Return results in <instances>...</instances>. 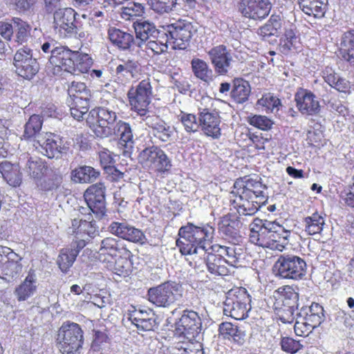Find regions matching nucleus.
Returning a JSON list of instances; mask_svg holds the SVG:
<instances>
[{
	"mask_svg": "<svg viewBox=\"0 0 354 354\" xmlns=\"http://www.w3.org/2000/svg\"><path fill=\"white\" fill-rule=\"evenodd\" d=\"M252 225L250 233L252 243L279 251L288 243L290 232L276 221L256 218Z\"/></svg>",
	"mask_w": 354,
	"mask_h": 354,
	"instance_id": "f257e3e1",
	"label": "nucleus"
},
{
	"mask_svg": "<svg viewBox=\"0 0 354 354\" xmlns=\"http://www.w3.org/2000/svg\"><path fill=\"white\" fill-rule=\"evenodd\" d=\"M214 229L209 225L197 226L188 223L178 231L180 238L176 240V245L183 255L205 253L210 250L209 246L213 239Z\"/></svg>",
	"mask_w": 354,
	"mask_h": 354,
	"instance_id": "f03ea898",
	"label": "nucleus"
},
{
	"mask_svg": "<svg viewBox=\"0 0 354 354\" xmlns=\"http://www.w3.org/2000/svg\"><path fill=\"white\" fill-rule=\"evenodd\" d=\"M92 59L87 54L73 51L67 47H60L53 52L50 64L71 74L85 73L92 65Z\"/></svg>",
	"mask_w": 354,
	"mask_h": 354,
	"instance_id": "7ed1b4c3",
	"label": "nucleus"
},
{
	"mask_svg": "<svg viewBox=\"0 0 354 354\" xmlns=\"http://www.w3.org/2000/svg\"><path fill=\"white\" fill-rule=\"evenodd\" d=\"M83 330L74 322L63 323L57 333V342L62 354H80L84 342Z\"/></svg>",
	"mask_w": 354,
	"mask_h": 354,
	"instance_id": "20e7f679",
	"label": "nucleus"
},
{
	"mask_svg": "<svg viewBox=\"0 0 354 354\" xmlns=\"http://www.w3.org/2000/svg\"><path fill=\"white\" fill-rule=\"evenodd\" d=\"M251 310V297L245 288L230 290L223 303V313L237 320L248 317Z\"/></svg>",
	"mask_w": 354,
	"mask_h": 354,
	"instance_id": "39448f33",
	"label": "nucleus"
},
{
	"mask_svg": "<svg viewBox=\"0 0 354 354\" xmlns=\"http://www.w3.org/2000/svg\"><path fill=\"white\" fill-rule=\"evenodd\" d=\"M272 270L275 275L280 278L299 280L306 275L307 265L304 259L299 256L283 254L278 256Z\"/></svg>",
	"mask_w": 354,
	"mask_h": 354,
	"instance_id": "423d86ee",
	"label": "nucleus"
},
{
	"mask_svg": "<svg viewBox=\"0 0 354 354\" xmlns=\"http://www.w3.org/2000/svg\"><path fill=\"white\" fill-rule=\"evenodd\" d=\"M86 122L97 138H109L118 122V113L106 107H97L90 111Z\"/></svg>",
	"mask_w": 354,
	"mask_h": 354,
	"instance_id": "0eeeda50",
	"label": "nucleus"
},
{
	"mask_svg": "<svg viewBox=\"0 0 354 354\" xmlns=\"http://www.w3.org/2000/svg\"><path fill=\"white\" fill-rule=\"evenodd\" d=\"M182 286L174 281H167L150 288L147 292L149 301L158 307L169 308L183 297Z\"/></svg>",
	"mask_w": 354,
	"mask_h": 354,
	"instance_id": "6e6552de",
	"label": "nucleus"
},
{
	"mask_svg": "<svg viewBox=\"0 0 354 354\" xmlns=\"http://www.w3.org/2000/svg\"><path fill=\"white\" fill-rule=\"evenodd\" d=\"M138 162L156 172L165 174L172 167L171 158L166 153L156 146H150L142 149L138 156Z\"/></svg>",
	"mask_w": 354,
	"mask_h": 354,
	"instance_id": "1a4fd4ad",
	"label": "nucleus"
},
{
	"mask_svg": "<svg viewBox=\"0 0 354 354\" xmlns=\"http://www.w3.org/2000/svg\"><path fill=\"white\" fill-rule=\"evenodd\" d=\"M197 31V24L186 19H179L167 26L165 32L174 44V48L185 49Z\"/></svg>",
	"mask_w": 354,
	"mask_h": 354,
	"instance_id": "9d476101",
	"label": "nucleus"
},
{
	"mask_svg": "<svg viewBox=\"0 0 354 354\" xmlns=\"http://www.w3.org/2000/svg\"><path fill=\"white\" fill-rule=\"evenodd\" d=\"M202 328V322L198 314L194 310H185L176 322V333L188 342H198Z\"/></svg>",
	"mask_w": 354,
	"mask_h": 354,
	"instance_id": "9b49d317",
	"label": "nucleus"
},
{
	"mask_svg": "<svg viewBox=\"0 0 354 354\" xmlns=\"http://www.w3.org/2000/svg\"><path fill=\"white\" fill-rule=\"evenodd\" d=\"M151 95L152 87L149 78L142 80L136 89L131 88L127 93L131 109L142 118L148 115L147 107L151 102Z\"/></svg>",
	"mask_w": 354,
	"mask_h": 354,
	"instance_id": "f8f14e48",
	"label": "nucleus"
},
{
	"mask_svg": "<svg viewBox=\"0 0 354 354\" xmlns=\"http://www.w3.org/2000/svg\"><path fill=\"white\" fill-rule=\"evenodd\" d=\"M23 258L10 248L0 245V277L10 281L22 272Z\"/></svg>",
	"mask_w": 354,
	"mask_h": 354,
	"instance_id": "ddd939ff",
	"label": "nucleus"
},
{
	"mask_svg": "<svg viewBox=\"0 0 354 354\" xmlns=\"http://www.w3.org/2000/svg\"><path fill=\"white\" fill-rule=\"evenodd\" d=\"M14 66L17 74L26 80H31L39 70V63L33 57L32 50L25 47L19 48L15 53Z\"/></svg>",
	"mask_w": 354,
	"mask_h": 354,
	"instance_id": "4468645a",
	"label": "nucleus"
},
{
	"mask_svg": "<svg viewBox=\"0 0 354 354\" xmlns=\"http://www.w3.org/2000/svg\"><path fill=\"white\" fill-rule=\"evenodd\" d=\"M118 138V147L124 157H131L133 151L134 140L131 125L125 121L119 120L111 129V137Z\"/></svg>",
	"mask_w": 354,
	"mask_h": 354,
	"instance_id": "2eb2a0df",
	"label": "nucleus"
},
{
	"mask_svg": "<svg viewBox=\"0 0 354 354\" xmlns=\"http://www.w3.org/2000/svg\"><path fill=\"white\" fill-rule=\"evenodd\" d=\"M75 15L73 9L66 7L54 13V30L61 37L73 36L75 30Z\"/></svg>",
	"mask_w": 354,
	"mask_h": 354,
	"instance_id": "dca6fc26",
	"label": "nucleus"
},
{
	"mask_svg": "<svg viewBox=\"0 0 354 354\" xmlns=\"http://www.w3.org/2000/svg\"><path fill=\"white\" fill-rule=\"evenodd\" d=\"M271 7L270 0H241L239 10L245 17L261 20L269 15Z\"/></svg>",
	"mask_w": 354,
	"mask_h": 354,
	"instance_id": "f3484780",
	"label": "nucleus"
},
{
	"mask_svg": "<svg viewBox=\"0 0 354 354\" xmlns=\"http://www.w3.org/2000/svg\"><path fill=\"white\" fill-rule=\"evenodd\" d=\"M36 144H34L36 149L48 158H58L66 152L62 140L51 133L46 132L42 137H39Z\"/></svg>",
	"mask_w": 354,
	"mask_h": 354,
	"instance_id": "a211bd4d",
	"label": "nucleus"
},
{
	"mask_svg": "<svg viewBox=\"0 0 354 354\" xmlns=\"http://www.w3.org/2000/svg\"><path fill=\"white\" fill-rule=\"evenodd\" d=\"M214 71L219 75H225L231 68L233 61L230 50L224 45H218L207 53Z\"/></svg>",
	"mask_w": 354,
	"mask_h": 354,
	"instance_id": "6ab92c4d",
	"label": "nucleus"
},
{
	"mask_svg": "<svg viewBox=\"0 0 354 354\" xmlns=\"http://www.w3.org/2000/svg\"><path fill=\"white\" fill-rule=\"evenodd\" d=\"M105 191L104 184L99 183L87 188L84 194L86 204L93 207L99 218H102L106 212Z\"/></svg>",
	"mask_w": 354,
	"mask_h": 354,
	"instance_id": "aec40b11",
	"label": "nucleus"
},
{
	"mask_svg": "<svg viewBox=\"0 0 354 354\" xmlns=\"http://www.w3.org/2000/svg\"><path fill=\"white\" fill-rule=\"evenodd\" d=\"M238 187L239 188L237 189V194L240 199L266 198L264 190L267 187L262 184L260 179L245 178V180H242L241 182L236 181L234 183V187L237 188Z\"/></svg>",
	"mask_w": 354,
	"mask_h": 354,
	"instance_id": "412c9836",
	"label": "nucleus"
},
{
	"mask_svg": "<svg viewBox=\"0 0 354 354\" xmlns=\"http://www.w3.org/2000/svg\"><path fill=\"white\" fill-rule=\"evenodd\" d=\"M145 124L151 129V133L159 140L166 142L172 140L174 128L169 125L159 116L151 114L142 118Z\"/></svg>",
	"mask_w": 354,
	"mask_h": 354,
	"instance_id": "4be33fe9",
	"label": "nucleus"
},
{
	"mask_svg": "<svg viewBox=\"0 0 354 354\" xmlns=\"http://www.w3.org/2000/svg\"><path fill=\"white\" fill-rule=\"evenodd\" d=\"M198 120L204 133L213 138L221 136L220 124L221 122L218 113L210 111L208 109H199Z\"/></svg>",
	"mask_w": 354,
	"mask_h": 354,
	"instance_id": "5701e85b",
	"label": "nucleus"
},
{
	"mask_svg": "<svg viewBox=\"0 0 354 354\" xmlns=\"http://www.w3.org/2000/svg\"><path fill=\"white\" fill-rule=\"evenodd\" d=\"M212 252L219 253L221 257L225 258L226 263L233 268L240 266V261L243 258V249L239 245V242L229 241L227 245L215 244L209 246Z\"/></svg>",
	"mask_w": 354,
	"mask_h": 354,
	"instance_id": "b1692460",
	"label": "nucleus"
},
{
	"mask_svg": "<svg viewBox=\"0 0 354 354\" xmlns=\"http://www.w3.org/2000/svg\"><path fill=\"white\" fill-rule=\"evenodd\" d=\"M295 100L298 110L303 115H313L320 111L319 102L310 91L300 88L295 93Z\"/></svg>",
	"mask_w": 354,
	"mask_h": 354,
	"instance_id": "393cba45",
	"label": "nucleus"
},
{
	"mask_svg": "<svg viewBox=\"0 0 354 354\" xmlns=\"http://www.w3.org/2000/svg\"><path fill=\"white\" fill-rule=\"evenodd\" d=\"M133 27L135 30L136 39L138 40L136 45L139 48H142L145 41L149 39H153L158 37V35L162 33L165 30H158L156 25L147 19H140L133 21Z\"/></svg>",
	"mask_w": 354,
	"mask_h": 354,
	"instance_id": "a878e982",
	"label": "nucleus"
},
{
	"mask_svg": "<svg viewBox=\"0 0 354 354\" xmlns=\"http://www.w3.org/2000/svg\"><path fill=\"white\" fill-rule=\"evenodd\" d=\"M86 246L85 240L80 239L71 243L70 248H63L59 254L57 264L63 272H67L73 266L80 250Z\"/></svg>",
	"mask_w": 354,
	"mask_h": 354,
	"instance_id": "bb28decb",
	"label": "nucleus"
},
{
	"mask_svg": "<svg viewBox=\"0 0 354 354\" xmlns=\"http://www.w3.org/2000/svg\"><path fill=\"white\" fill-rule=\"evenodd\" d=\"M242 225L240 220L234 216L226 215L218 223L219 233L232 242H239L241 239L240 228Z\"/></svg>",
	"mask_w": 354,
	"mask_h": 354,
	"instance_id": "cd10ccee",
	"label": "nucleus"
},
{
	"mask_svg": "<svg viewBox=\"0 0 354 354\" xmlns=\"http://www.w3.org/2000/svg\"><path fill=\"white\" fill-rule=\"evenodd\" d=\"M207 266V269L212 274L216 276H226L230 270L227 267L225 258L221 257L219 253L212 252V250L206 251L202 253Z\"/></svg>",
	"mask_w": 354,
	"mask_h": 354,
	"instance_id": "c85d7f7f",
	"label": "nucleus"
},
{
	"mask_svg": "<svg viewBox=\"0 0 354 354\" xmlns=\"http://www.w3.org/2000/svg\"><path fill=\"white\" fill-rule=\"evenodd\" d=\"M37 286L36 274L30 270L24 280L15 288L14 295L18 301H26L36 293Z\"/></svg>",
	"mask_w": 354,
	"mask_h": 354,
	"instance_id": "c756f323",
	"label": "nucleus"
},
{
	"mask_svg": "<svg viewBox=\"0 0 354 354\" xmlns=\"http://www.w3.org/2000/svg\"><path fill=\"white\" fill-rule=\"evenodd\" d=\"M73 233L80 235V239L92 238L97 233V226L93 219L82 220V218H73L71 221Z\"/></svg>",
	"mask_w": 354,
	"mask_h": 354,
	"instance_id": "7c9ffc66",
	"label": "nucleus"
},
{
	"mask_svg": "<svg viewBox=\"0 0 354 354\" xmlns=\"http://www.w3.org/2000/svg\"><path fill=\"white\" fill-rule=\"evenodd\" d=\"M297 318L304 317L315 328L318 327L324 321L325 315L324 308L318 303H313L308 307H302L297 313Z\"/></svg>",
	"mask_w": 354,
	"mask_h": 354,
	"instance_id": "2f4dec72",
	"label": "nucleus"
},
{
	"mask_svg": "<svg viewBox=\"0 0 354 354\" xmlns=\"http://www.w3.org/2000/svg\"><path fill=\"white\" fill-rule=\"evenodd\" d=\"M121 250L119 240L111 236L106 237L101 241L97 258L102 263H105L109 259L115 258Z\"/></svg>",
	"mask_w": 354,
	"mask_h": 354,
	"instance_id": "473e14b6",
	"label": "nucleus"
},
{
	"mask_svg": "<svg viewBox=\"0 0 354 354\" xmlns=\"http://www.w3.org/2000/svg\"><path fill=\"white\" fill-rule=\"evenodd\" d=\"M219 335L225 339L233 341L239 346H242L245 342V333L236 325L231 322H223L219 325Z\"/></svg>",
	"mask_w": 354,
	"mask_h": 354,
	"instance_id": "72a5a7b5",
	"label": "nucleus"
},
{
	"mask_svg": "<svg viewBox=\"0 0 354 354\" xmlns=\"http://www.w3.org/2000/svg\"><path fill=\"white\" fill-rule=\"evenodd\" d=\"M115 68V73L118 78L123 77L126 80L137 77L141 71V66L137 59L128 58L121 59Z\"/></svg>",
	"mask_w": 354,
	"mask_h": 354,
	"instance_id": "f704fd0d",
	"label": "nucleus"
},
{
	"mask_svg": "<svg viewBox=\"0 0 354 354\" xmlns=\"http://www.w3.org/2000/svg\"><path fill=\"white\" fill-rule=\"evenodd\" d=\"M328 0H299V8L306 15L322 18L326 11Z\"/></svg>",
	"mask_w": 354,
	"mask_h": 354,
	"instance_id": "c9c22d12",
	"label": "nucleus"
},
{
	"mask_svg": "<svg viewBox=\"0 0 354 354\" xmlns=\"http://www.w3.org/2000/svg\"><path fill=\"white\" fill-rule=\"evenodd\" d=\"M0 173L3 179L12 187H18L22 182L19 166L12 165L8 161L6 160L0 163Z\"/></svg>",
	"mask_w": 354,
	"mask_h": 354,
	"instance_id": "e433bc0d",
	"label": "nucleus"
},
{
	"mask_svg": "<svg viewBox=\"0 0 354 354\" xmlns=\"http://www.w3.org/2000/svg\"><path fill=\"white\" fill-rule=\"evenodd\" d=\"M251 93L249 82L242 78H236L233 80L230 96L234 102L239 104L245 102Z\"/></svg>",
	"mask_w": 354,
	"mask_h": 354,
	"instance_id": "4c0bfd02",
	"label": "nucleus"
},
{
	"mask_svg": "<svg viewBox=\"0 0 354 354\" xmlns=\"http://www.w3.org/2000/svg\"><path fill=\"white\" fill-rule=\"evenodd\" d=\"M42 124L43 119L41 116L36 114L31 115L24 125V138L26 140L34 139L36 142L39 140V137H42L46 133L41 131Z\"/></svg>",
	"mask_w": 354,
	"mask_h": 354,
	"instance_id": "58836bf2",
	"label": "nucleus"
},
{
	"mask_svg": "<svg viewBox=\"0 0 354 354\" xmlns=\"http://www.w3.org/2000/svg\"><path fill=\"white\" fill-rule=\"evenodd\" d=\"M108 36L113 45L122 50L129 49L134 41L133 36L131 34L114 27L109 28Z\"/></svg>",
	"mask_w": 354,
	"mask_h": 354,
	"instance_id": "ea45409f",
	"label": "nucleus"
},
{
	"mask_svg": "<svg viewBox=\"0 0 354 354\" xmlns=\"http://www.w3.org/2000/svg\"><path fill=\"white\" fill-rule=\"evenodd\" d=\"M191 67L192 73L196 78L207 84L213 81V71L204 60L199 58L192 59Z\"/></svg>",
	"mask_w": 354,
	"mask_h": 354,
	"instance_id": "a19ab883",
	"label": "nucleus"
},
{
	"mask_svg": "<svg viewBox=\"0 0 354 354\" xmlns=\"http://www.w3.org/2000/svg\"><path fill=\"white\" fill-rule=\"evenodd\" d=\"M299 294L289 286L283 288L275 308L298 309Z\"/></svg>",
	"mask_w": 354,
	"mask_h": 354,
	"instance_id": "79ce46f5",
	"label": "nucleus"
},
{
	"mask_svg": "<svg viewBox=\"0 0 354 354\" xmlns=\"http://www.w3.org/2000/svg\"><path fill=\"white\" fill-rule=\"evenodd\" d=\"M48 169L46 163L37 157L29 158L24 167V171L35 180H40Z\"/></svg>",
	"mask_w": 354,
	"mask_h": 354,
	"instance_id": "37998d69",
	"label": "nucleus"
},
{
	"mask_svg": "<svg viewBox=\"0 0 354 354\" xmlns=\"http://www.w3.org/2000/svg\"><path fill=\"white\" fill-rule=\"evenodd\" d=\"M100 172L90 166H81L72 171V180L80 183H91L95 181Z\"/></svg>",
	"mask_w": 354,
	"mask_h": 354,
	"instance_id": "c03bdc74",
	"label": "nucleus"
},
{
	"mask_svg": "<svg viewBox=\"0 0 354 354\" xmlns=\"http://www.w3.org/2000/svg\"><path fill=\"white\" fill-rule=\"evenodd\" d=\"M104 266L114 274L124 277L129 276L131 272V263L126 259L120 257L117 260L111 257L106 261Z\"/></svg>",
	"mask_w": 354,
	"mask_h": 354,
	"instance_id": "a18cd8bd",
	"label": "nucleus"
},
{
	"mask_svg": "<svg viewBox=\"0 0 354 354\" xmlns=\"http://www.w3.org/2000/svg\"><path fill=\"white\" fill-rule=\"evenodd\" d=\"M44 178L40 182L39 186L44 192H52L57 189L62 183V176L57 170L48 169L46 172Z\"/></svg>",
	"mask_w": 354,
	"mask_h": 354,
	"instance_id": "49530a36",
	"label": "nucleus"
},
{
	"mask_svg": "<svg viewBox=\"0 0 354 354\" xmlns=\"http://www.w3.org/2000/svg\"><path fill=\"white\" fill-rule=\"evenodd\" d=\"M169 41V38L167 32L162 31V33L158 35V37L145 41L143 46H145L147 49L151 50L154 54L160 55L167 51V43Z\"/></svg>",
	"mask_w": 354,
	"mask_h": 354,
	"instance_id": "de8ad7c7",
	"label": "nucleus"
},
{
	"mask_svg": "<svg viewBox=\"0 0 354 354\" xmlns=\"http://www.w3.org/2000/svg\"><path fill=\"white\" fill-rule=\"evenodd\" d=\"M305 231L310 235L319 234L325 224L324 218L318 213H314L310 216H307L304 221Z\"/></svg>",
	"mask_w": 354,
	"mask_h": 354,
	"instance_id": "09e8293b",
	"label": "nucleus"
},
{
	"mask_svg": "<svg viewBox=\"0 0 354 354\" xmlns=\"http://www.w3.org/2000/svg\"><path fill=\"white\" fill-rule=\"evenodd\" d=\"M145 10V6L142 3L129 2L127 6L121 8L120 16L124 20H134L136 17L142 16Z\"/></svg>",
	"mask_w": 354,
	"mask_h": 354,
	"instance_id": "8fccbe9b",
	"label": "nucleus"
},
{
	"mask_svg": "<svg viewBox=\"0 0 354 354\" xmlns=\"http://www.w3.org/2000/svg\"><path fill=\"white\" fill-rule=\"evenodd\" d=\"M240 200L242 203L239 205L238 212L239 214L250 216L254 214L261 207V205L266 201V198H260L258 199L252 198Z\"/></svg>",
	"mask_w": 354,
	"mask_h": 354,
	"instance_id": "3c124183",
	"label": "nucleus"
},
{
	"mask_svg": "<svg viewBox=\"0 0 354 354\" xmlns=\"http://www.w3.org/2000/svg\"><path fill=\"white\" fill-rule=\"evenodd\" d=\"M282 24V20L279 15H272L268 22L261 27L259 34L263 36H277Z\"/></svg>",
	"mask_w": 354,
	"mask_h": 354,
	"instance_id": "603ef678",
	"label": "nucleus"
},
{
	"mask_svg": "<svg viewBox=\"0 0 354 354\" xmlns=\"http://www.w3.org/2000/svg\"><path fill=\"white\" fill-rule=\"evenodd\" d=\"M12 21H14V32L16 34L15 41L19 44L26 42L30 36L31 27L27 22L20 18L14 17Z\"/></svg>",
	"mask_w": 354,
	"mask_h": 354,
	"instance_id": "864d4df0",
	"label": "nucleus"
},
{
	"mask_svg": "<svg viewBox=\"0 0 354 354\" xmlns=\"http://www.w3.org/2000/svg\"><path fill=\"white\" fill-rule=\"evenodd\" d=\"M67 100L91 97V91L86 84L80 82H72L68 87Z\"/></svg>",
	"mask_w": 354,
	"mask_h": 354,
	"instance_id": "5fc2aeb1",
	"label": "nucleus"
},
{
	"mask_svg": "<svg viewBox=\"0 0 354 354\" xmlns=\"http://www.w3.org/2000/svg\"><path fill=\"white\" fill-rule=\"evenodd\" d=\"M177 118L187 133H195L198 130L200 123L196 115L181 111Z\"/></svg>",
	"mask_w": 354,
	"mask_h": 354,
	"instance_id": "6e6d98bb",
	"label": "nucleus"
},
{
	"mask_svg": "<svg viewBox=\"0 0 354 354\" xmlns=\"http://www.w3.org/2000/svg\"><path fill=\"white\" fill-rule=\"evenodd\" d=\"M257 105L264 107L266 112L277 113L281 106V103L276 96L266 93L257 101Z\"/></svg>",
	"mask_w": 354,
	"mask_h": 354,
	"instance_id": "4d7b16f0",
	"label": "nucleus"
},
{
	"mask_svg": "<svg viewBox=\"0 0 354 354\" xmlns=\"http://www.w3.org/2000/svg\"><path fill=\"white\" fill-rule=\"evenodd\" d=\"M132 226L127 221H113L109 226V231L115 236L124 240L130 238L128 233L131 230Z\"/></svg>",
	"mask_w": 354,
	"mask_h": 354,
	"instance_id": "13d9d810",
	"label": "nucleus"
},
{
	"mask_svg": "<svg viewBox=\"0 0 354 354\" xmlns=\"http://www.w3.org/2000/svg\"><path fill=\"white\" fill-rule=\"evenodd\" d=\"M177 0H151V7L160 14L168 13L175 8Z\"/></svg>",
	"mask_w": 354,
	"mask_h": 354,
	"instance_id": "bf43d9fd",
	"label": "nucleus"
},
{
	"mask_svg": "<svg viewBox=\"0 0 354 354\" xmlns=\"http://www.w3.org/2000/svg\"><path fill=\"white\" fill-rule=\"evenodd\" d=\"M250 124L263 131H268L272 127L273 122L264 115H255L249 118Z\"/></svg>",
	"mask_w": 354,
	"mask_h": 354,
	"instance_id": "052dcab7",
	"label": "nucleus"
},
{
	"mask_svg": "<svg viewBox=\"0 0 354 354\" xmlns=\"http://www.w3.org/2000/svg\"><path fill=\"white\" fill-rule=\"evenodd\" d=\"M299 319L300 320L297 319L295 324V333L297 336H308L315 328L311 324L308 325L310 323L306 319H304V317Z\"/></svg>",
	"mask_w": 354,
	"mask_h": 354,
	"instance_id": "680f3d73",
	"label": "nucleus"
},
{
	"mask_svg": "<svg viewBox=\"0 0 354 354\" xmlns=\"http://www.w3.org/2000/svg\"><path fill=\"white\" fill-rule=\"evenodd\" d=\"M280 344L281 349L283 351L290 353H295L302 347V345L300 344L299 341L295 340L288 337H283Z\"/></svg>",
	"mask_w": 354,
	"mask_h": 354,
	"instance_id": "e2e57ef3",
	"label": "nucleus"
},
{
	"mask_svg": "<svg viewBox=\"0 0 354 354\" xmlns=\"http://www.w3.org/2000/svg\"><path fill=\"white\" fill-rule=\"evenodd\" d=\"M340 51H345L354 48V30L351 29L344 32L341 38Z\"/></svg>",
	"mask_w": 354,
	"mask_h": 354,
	"instance_id": "0e129e2a",
	"label": "nucleus"
},
{
	"mask_svg": "<svg viewBox=\"0 0 354 354\" xmlns=\"http://www.w3.org/2000/svg\"><path fill=\"white\" fill-rule=\"evenodd\" d=\"M133 324L135 325L138 330L142 331L153 330L157 328V323L154 314H151L150 317L133 323Z\"/></svg>",
	"mask_w": 354,
	"mask_h": 354,
	"instance_id": "69168bd1",
	"label": "nucleus"
},
{
	"mask_svg": "<svg viewBox=\"0 0 354 354\" xmlns=\"http://www.w3.org/2000/svg\"><path fill=\"white\" fill-rule=\"evenodd\" d=\"M275 310L279 319L284 324L292 323L295 319V311L296 310L278 308H275Z\"/></svg>",
	"mask_w": 354,
	"mask_h": 354,
	"instance_id": "338daca9",
	"label": "nucleus"
},
{
	"mask_svg": "<svg viewBox=\"0 0 354 354\" xmlns=\"http://www.w3.org/2000/svg\"><path fill=\"white\" fill-rule=\"evenodd\" d=\"M98 155L100 165L104 170L114 165V158L111 152L108 149H104L99 152Z\"/></svg>",
	"mask_w": 354,
	"mask_h": 354,
	"instance_id": "774afa93",
	"label": "nucleus"
}]
</instances>
